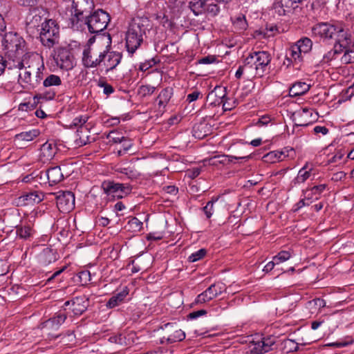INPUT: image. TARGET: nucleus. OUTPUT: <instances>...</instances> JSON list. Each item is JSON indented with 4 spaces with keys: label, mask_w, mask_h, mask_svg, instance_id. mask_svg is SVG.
<instances>
[{
    "label": "nucleus",
    "mask_w": 354,
    "mask_h": 354,
    "mask_svg": "<svg viewBox=\"0 0 354 354\" xmlns=\"http://www.w3.org/2000/svg\"><path fill=\"white\" fill-rule=\"evenodd\" d=\"M313 35L326 40H333L341 48H348L352 44L351 35L342 24L318 23L312 27Z\"/></svg>",
    "instance_id": "nucleus-1"
},
{
    "label": "nucleus",
    "mask_w": 354,
    "mask_h": 354,
    "mask_svg": "<svg viewBox=\"0 0 354 354\" xmlns=\"http://www.w3.org/2000/svg\"><path fill=\"white\" fill-rule=\"evenodd\" d=\"M1 42L6 56L14 62L13 66L23 69L24 62L21 59L26 50L24 39L15 32H9L4 35Z\"/></svg>",
    "instance_id": "nucleus-2"
},
{
    "label": "nucleus",
    "mask_w": 354,
    "mask_h": 354,
    "mask_svg": "<svg viewBox=\"0 0 354 354\" xmlns=\"http://www.w3.org/2000/svg\"><path fill=\"white\" fill-rule=\"evenodd\" d=\"M149 18L137 17L132 19L126 35V46L129 53L133 54L143 41V37L151 28Z\"/></svg>",
    "instance_id": "nucleus-3"
},
{
    "label": "nucleus",
    "mask_w": 354,
    "mask_h": 354,
    "mask_svg": "<svg viewBox=\"0 0 354 354\" xmlns=\"http://www.w3.org/2000/svg\"><path fill=\"white\" fill-rule=\"evenodd\" d=\"M21 71L19 74L18 82L21 86L27 90L37 87L44 80L46 70L44 63L39 58H34L30 64Z\"/></svg>",
    "instance_id": "nucleus-4"
},
{
    "label": "nucleus",
    "mask_w": 354,
    "mask_h": 354,
    "mask_svg": "<svg viewBox=\"0 0 354 354\" xmlns=\"http://www.w3.org/2000/svg\"><path fill=\"white\" fill-rule=\"evenodd\" d=\"M245 59L253 75L261 77L268 71L272 57L266 51H257L250 53Z\"/></svg>",
    "instance_id": "nucleus-5"
},
{
    "label": "nucleus",
    "mask_w": 354,
    "mask_h": 354,
    "mask_svg": "<svg viewBox=\"0 0 354 354\" xmlns=\"http://www.w3.org/2000/svg\"><path fill=\"white\" fill-rule=\"evenodd\" d=\"M102 37L97 39L95 46H85L82 52V62L86 68H96L106 56V49L102 48Z\"/></svg>",
    "instance_id": "nucleus-6"
},
{
    "label": "nucleus",
    "mask_w": 354,
    "mask_h": 354,
    "mask_svg": "<svg viewBox=\"0 0 354 354\" xmlns=\"http://www.w3.org/2000/svg\"><path fill=\"white\" fill-rule=\"evenodd\" d=\"M39 38L41 44L50 48L58 44L59 39V26L52 19H46L41 25Z\"/></svg>",
    "instance_id": "nucleus-7"
},
{
    "label": "nucleus",
    "mask_w": 354,
    "mask_h": 354,
    "mask_svg": "<svg viewBox=\"0 0 354 354\" xmlns=\"http://www.w3.org/2000/svg\"><path fill=\"white\" fill-rule=\"evenodd\" d=\"M110 21L109 15L103 10L98 9L87 16L85 25L91 33H99L106 29Z\"/></svg>",
    "instance_id": "nucleus-8"
},
{
    "label": "nucleus",
    "mask_w": 354,
    "mask_h": 354,
    "mask_svg": "<svg viewBox=\"0 0 354 354\" xmlns=\"http://www.w3.org/2000/svg\"><path fill=\"white\" fill-rule=\"evenodd\" d=\"M66 315L64 313H59L52 318L48 319L40 325V328L44 335L49 339H56L59 336L57 333L59 326L65 322Z\"/></svg>",
    "instance_id": "nucleus-9"
},
{
    "label": "nucleus",
    "mask_w": 354,
    "mask_h": 354,
    "mask_svg": "<svg viewBox=\"0 0 354 354\" xmlns=\"http://www.w3.org/2000/svg\"><path fill=\"white\" fill-rule=\"evenodd\" d=\"M313 48V41L308 37H302L290 46V57L296 64L303 61L304 55L309 53Z\"/></svg>",
    "instance_id": "nucleus-10"
},
{
    "label": "nucleus",
    "mask_w": 354,
    "mask_h": 354,
    "mask_svg": "<svg viewBox=\"0 0 354 354\" xmlns=\"http://www.w3.org/2000/svg\"><path fill=\"white\" fill-rule=\"evenodd\" d=\"M56 66L62 70L70 71L75 66V59L66 48H59L53 55Z\"/></svg>",
    "instance_id": "nucleus-11"
},
{
    "label": "nucleus",
    "mask_w": 354,
    "mask_h": 354,
    "mask_svg": "<svg viewBox=\"0 0 354 354\" xmlns=\"http://www.w3.org/2000/svg\"><path fill=\"white\" fill-rule=\"evenodd\" d=\"M225 285L221 283H214L205 291L199 294L195 299L196 304H203L209 302L220 295L225 290Z\"/></svg>",
    "instance_id": "nucleus-12"
},
{
    "label": "nucleus",
    "mask_w": 354,
    "mask_h": 354,
    "mask_svg": "<svg viewBox=\"0 0 354 354\" xmlns=\"http://www.w3.org/2000/svg\"><path fill=\"white\" fill-rule=\"evenodd\" d=\"M164 330L165 334L161 338L162 343L173 344L183 341L185 338V332L174 326L173 324H165Z\"/></svg>",
    "instance_id": "nucleus-13"
},
{
    "label": "nucleus",
    "mask_w": 354,
    "mask_h": 354,
    "mask_svg": "<svg viewBox=\"0 0 354 354\" xmlns=\"http://www.w3.org/2000/svg\"><path fill=\"white\" fill-rule=\"evenodd\" d=\"M57 207L61 212L66 213L75 207V196L69 191L59 192L56 196Z\"/></svg>",
    "instance_id": "nucleus-14"
},
{
    "label": "nucleus",
    "mask_w": 354,
    "mask_h": 354,
    "mask_svg": "<svg viewBox=\"0 0 354 354\" xmlns=\"http://www.w3.org/2000/svg\"><path fill=\"white\" fill-rule=\"evenodd\" d=\"M89 304L88 298L85 295L76 297L64 303L75 315H80L86 311Z\"/></svg>",
    "instance_id": "nucleus-15"
},
{
    "label": "nucleus",
    "mask_w": 354,
    "mask_h": 354,
    "mask_svg": "<svg viewBox=\"0 0 354 354\" xmlns=\"http://www.w3.org/2000/svg\"><path fill=\"white\" fill-rule=\"evenodd\" d=\"M292 117L295 124L297 127H307L314 120L312 118L313 113L311 109L308 108H303L296 111L293 113Z\"/></svg>",
    "instance_id": "nucleus-16"
},
{
    "label": "nucleus",
    "mask_w": 354,
    "mask_h": 354,
    "mask_svg": "<svg viewBox=\"0 0 354 354\" xmlns=\"http://www.w3.org/2000/svg\"><path fill=\"white\" fill-rule=\"evenodd\" d=\"M109 45L105 46L106 56L104 62V65L106 66V72L108 73L116 68L120 63L122 59V54L115 51H109Z\"/></svg>",
    "instance_id": "nucleus-17"
},
{
    "label": "nucleus",
    "mask_w": 354,
    "mask_h": 354,
    "mask_svg": "<svg viewBox=\"0 0 354 354\" xmlns=\"http://www.w3.org/2000/svg\"><path fill=\"white\" fill-rule=\"evenodd\" d=\"M276 342L275 337L272 336H268L261 337L257 340H253L252 344L258 349L259 352L263 354V353L269 352L272 349V346Z\"/></svg>",
    "instance_id": "nucleus-18"
},
{
    "label": "nucleus",
    "mask_w": 354,
    "mask_h": 354,
    "mask_svg": "<svg viewBox=\"0 0 354 354\" xmlns=\"http://www.w3.org/2000/svg\"><path fill=\"white\" fill-rule=\"evenodd\" d=\"M249 156L243 157H236L230 155H220L214 156L208 160H205L209 165L218 167L219 165H225L229 162H232L234 160L238 159H248Z\"/></svg>",
    "instance_id": "nucleus-19"
},
{
    "label": "nucleus",
    "mask_w": 354,
    "mask_h": 354,
    "mask_svg": "<svg viewBox=\"0 0 354 354\" xmlns=\"http://www.w3.org/2000/svg\"><path fill=\"white\" fill-rule=\"evenodd\" d=\"M44 196L41 192L37 191L30 192L24 194L18 198V203L21 205H28L34 203H39L43 200Z\"/></svg>",
    "instance_id": "nucleus-20"
},
{
    "label": "nucleus",
    "mask_w": 354,
    "mask_h": 354,
    "mask_svg": "<svg viewBox=\"0 0 354 354\" xmlns=\"http://www.w3.org/2000/svg\"><path fill=\"white\" fill-rule=\"evenodd\" d=\"M57 259L56 252L50 248L46 247L37 255L39 263L44 266L55 262Z\"/></svg>",
    "instance_id": "nucleus-21"
},
{
    "label": "nucleus",
    "mask_w": 354,
    "mask_h": 354,
    "mask_svg": "<svg viewBox=\"0 0 354 354\" xmlns=\"http://www.w3.org/2000/svg\"><path fill=\"white\" fill-rule=\"evenodd\" d=\"M56 152V146L53 143L46 142L40 148V160L44 162L49 161L55 156Z\"/></svg>",
    "instance_id": "nucleus-22"
},
{
    "label": "nucleus",
    "mask_w": 354,
    "mask_h": 354,
    "mask_svg": "<svg viewBox=\"0 0 354 354\" xmlns=\"http://www.w3.org/2000/svg\"><path fill=\"white\" fill-rule=\"evenodd\" d=\"M174 94V89L171 87L163 88L157 96L156 101L158 103L159 109H165L169 104Z\"/></svg>",
    "instance_id": "nucleus-23"
},
{
    "label": "nucleus",
    "mask_w": 354,
    "mask_h": 354,
    "mask_svg": "<svg viewBox=\"0 0 354 354\" xmlns=\"http://www.w3.org/2000/svg\"><path fill=\"white\" fill-rule=\"evenodd\" d=\"M326 188V184H321L314 186L310 189H306V190H304L303 192L306 199L307 201H310V203H312L313 201L317 200L320 198L322 193Z\"/></svg>",
    "instance_id": "nucleus-24"
},
{
    "label": "nucleus",
    "mask_w": 354,
    "mask_h": 354,
    "mask_svg": "<svg viewBox=\"0 0 354 354\" xmlns=\"http://www.w3.org/2000/svg\"><path fill=\"white\" fill-rule=\"evenodd\" d=\"M207 98L212 100L211 104L220 105L226 98V90L225 87L216 86L209 93Z\"/></svg>",
    "instance_id": "nucleus-25"
},
{
    "label": "nucleus",
    "mask_w": 354,
    "mask_h": 354,
    "mask_svg": "<svg viewBox=\"0 0 354 354\" xmlns=\"http://www.w3.org/2000/svg\"><path fill=\"white\" fill-rule=\"evenodd\" d=\"M123 187L122 183H115L113 181H104L102 184V188L104 192L107 195H111L114 198H121V195H118V190Z\"/></svg>",
    "instance_id": "nucleus-26"
},
{
    "label": "nucleus",
    "mask_w": 354,
    "mask_h": 354,
    "mask_svg": "<svg viewBox=\"0 0 354 354\" xmlns=\"http://www.w3.org/2000/svg\"><path fill=\"white\" fill-rule=\"evenodd\" d=\"M16 234L21 239L28 240L35 234V230L28 224H20L16 226Z\"/></svg>",
    "instance_id": "nucleus-27"
},
{
    "label": "nucleus",
    "mask_w": 354,
    "mask_h": 354,
    "mask_svg": "<svg viewBox=\"0 0 354 354\" xmlns=\"http://www.w3.org/2000/svg\"><path fill=\"white\" fill-rule=\"evenodd\" d=\"M90 131L87 127H81L77 131L75 143L79 147L90 142Z\"/></svg>",
    "instance_id": "nucleus-28"
},
{
    "label": "nucleus",
    "mask_w": 354,
    "mask_h": 354,
    "mask_svg": "<svg viewBox=\"0 0 354 354\" xmlns=\"http://www.w3.org/2000/svg\"><path fill=\"white\" fill-rule=\"evenodd\" d=\"M129 295V290L124 287L122 291L113 295L108 301L106 306L109 308H114L121 304L125 297Z\"/></svg>",
    "instance_id": "nucleus-29"
},
{
    "label": "nucleus",
    "mask_w": 354,
    "mask_h": 354,
    "mask_svg": "<svg viewBox=\"0 0 354 354\" xmlns=\"http://www.w3.org/2000/svg\"><path fill=\"white\" fill-rule=\"evenodd\" d=\"M48 183L52 185H55L62 180L64 175L59 166L53 167L47 170L46 172Z\"/></svg>",
    "instance_id": "nucleus-30"
},
{
    "label": "nucleus",
    "mask_w": 354,
    "mask_h": 354,
    "mask_svg": "<svg viewBox=\"0 0 354 354\" xmlns=\"http://www.w3.org/2000/svg\"><path fill=\"white\" fill-rule=\"evenodd\" d=\"M310 86L306 82H297L295 83L289 90V94L292 97L300 96L307 93Z\"/></svg>",
    "instance_id": "nucleus-31"
},
{
    "label": "nucleus",
    "mask_w": 354,
    "mask_h": 354,
    "mask_svg": "<svg viewBox=\"0 0 354 354\" xmlns=\"http://www.w3.org/2000/svg\"><path fill=\"white\" fill-rule=\"evenodd\" d=\"M86 17L82 11L75 10L74 15L71 18V28L79 30L82 25H85Z\"/></svg>",
    "instance_id": "nucleus-32"
},
{
    "label": "nucleus",
    "mask_w": 354,
    "mask_h": 354,
    "mask_svg": "<svg viewBox=\"0 0 354 354\" xmlns=\"http://www.w3.org/2000/svg\"><path fill=\"white\" fill-rule=\"evenodd\" d=\"M344 48L339 47V44L335 43L334 48L331 49L324 55L321 63L329 64L332 60L335 59L338 54H339Z\"/></svg>",
    "instance_id": "nucleus-33"
},
{
    "label": "nucleus",
    "mask_w": 354,
    "mask_h": 354,
    "mask_svg": "<svg viewBox=\"0 0 354 354\" xmlns=\"http://www.w3.org/2000/svg\"><path fill=\"white\" fill-rule=\"evenodd\" d=\"M40 132L38 129H34L28 131L21 132L15 136V139L21 141L30 142L39 136Z\"/></svg>",
    "instance_id": "nucleus-34"
},
{
    "label": "nucleus",
    "mask_w": 354,
    "mask_h": 354,
    "mask_svg": "<svg viewBox=\"0 0 354 354\" xmlns=\"http://www.w3.org/2000/svg\"><path fill=\"white\" fill-rule=\"evenodd\" d=\"M117 174L124 175L127 178L135 179L139 176V173L132 167H117L115 169Z\"/></svg>",
    "instance_id": "nucleus-35"
},
{
    "label": "nucleus",
    "mask_w": 354,
    "mask_h": 354,
    "mask_svg": "<svg viewBox=\"0 0 354 354\" xmlns=\"http://www.w3.org/2000/svg\"><path fill=\"white\" fill-rule=\"evenodd\" d=\"M283 153L279 151H270L263 156V160L267 163H274L281 161Z\"/></svg>",
    "instance_id": "nucleus-36"
},
{
    "label": "nucleus",
    "mask_w": 354,
    "mask_h": 354,
    "mask_svg": "<svg viewBox=\"0 0 354 354\" xmlns=\"http://www.w3.org/2000/svg\"><path fill=\"white\" fill-rule=\"evenodd\" d=\"M234 28L239 32L245 30L248 28V23L245 15L239 14L233 21Z\"/></svg>",
    "instance_id": "nucleus-37"
},
{
    "label": "nucleus",
    "mask_w": 354,
    "mask_h": 354,
    "mask_svg": "<svg viewBox=\"0 0 354 354\" xmlns=\"http://www.w3.org/2000/svg\"><path fill=\"white\" fill-rule=\"evenodd\" d=\"M106 138L109 140V142L113 144L122 143L127 140V138L122 136V133L118 131H111L106 135Z\"/></svg>",
    "instance_id": "nucleus-38"
},
{
    "label": "nucleus",
    "mask_w": 354,
    "mask_h": 354,
    "mask_svg": "<svg viewBox=\"0 0 354 354\" xmlns=\"http://www.w3.org/2000/svg\"><path fill=\"white\" fill-rule=\"evenodd\" d=\"M62 84L61 78L56 75H49L43 80V86L44 87H50L53 86H59Z\"/></svg>",
    "instance_id": "nucleus-39"
},
{
    "label": "nucleus",
    "mask_w": 354,
    "mask_h": 354,
    "mask_svg": "<svg viewBox=\"0 0 354 354\" xmlns=\"http://www.w3.org/2000/svg\"><path fill=\"white\" fill-rule=\"evenodd\" d=\"M307 169L306 164L299 171L297 176L295 179V183H303L310 176V169Z\"/></svg>",
    "instance_id": "nucleus-40"
},
{
    "label": "nucleus",
    "mask_w": 354,
    "mask_h": 354,
    "mask_svg": "<svg viewBox=\"0 0 354 354\" xmlns=\"http://www.w3.org/2000/svg\"><path fill=\"white\" fill-rule=\"evenodd\" d=\"M156 88L149 84L142 85L138 88V93L142 97H146L151 95L156 91Z\"/></svg>",
    "instance_id": "nucleus-41"
},
{
    "label": "nucleus",
    "mask_w": 354,
    "mask_h": 354,
    "mask_svg": "<svg viewBox=\"0 0 354 354\" xmlns=\"http://www.w3.org/2000/svg\"><path fill=\"white\" fill-rule=\"evenodd\" d=\"M292 257L291 253L289 251L282 250L279 252L277 255L273 257L275 263L279 265L288 260Z\"/></svg>",
    "instance_id": "nucleus-42"
},
{
    "label": "nucleus",
    "mask_w": 354,
    "mask_h": 354,
    "mask_svg": "<svg viewBox=\"0 0 354 354\" xmlns=\"http://www.w3.org/2000/svg\"><path fill=\"white\" fill-rule=\"evenodd\" d=\"M283 350L286 353L293 352L297 351L299 346L297 342L292 339H286L283 342Z\"/></svg>",
    "instance_id": "nucleus-43"
},
{
    "label": "nucleus",
    "mask_w": 354,
    "mask_h": 354,
    "mask_svg": "<svg viewBox=\"0 0 354 354\" xmlns=\"http://www.w3.org/2000/svg\"><path fill=\"white\" fill-rule=\"evenodd\" d=\"M244 73H248L250 74L253 75L252 71H251L250 66L246 65V59H245L244 64L242 66H239L238 69L235 73V77L237 79H240Z\"/></svg>",
    "instance_id": "nucleus-44"
},
{
    "label": "nucleus",
    "mask_w": 354,
    "mask_h": 354,
    "mask_svg": "<svg viewBox=\"0 0 354 354\" xmlns=\"http://www.w3.org/2000/svg\"><path fill=\"white\" fill-rule=\"evenodd\" d=\"M342 64H348L354 62V50H346L341 58Z\"/></svg>",
    "instance_id": "nucleus-45"
},
{
    "label": "nucleus",
    "mask_w": 354,
    "mask_h": 354,
    "mask_svg": "<svg viewBox=\"0 0 354 354\" xmlns=\"http://www.w3.org/2000/svg\"><path fill=\"white\" fill-rule=\"evenodd\" d=\"M218 201V198L215 200H212L206 204V205L203 207V210L207 217V218H210L212 214H214V204L215 202Z\"/></svg>",
    "instance_id": "nucleus-46"
},
{
    "label": "nucleus",
    "mask_w": 354,
    "mask_h": 354,
    "mask_svg": "<svg viewBox=\"0 0 354 354\" xmlns=\"http://www.w3.org/2000/svg\"><path fill=\"white\" fill-rule=\"evenodd\" d=\"M206 250L203 248L198 250V251L192 253L188 258L190 262H196L203 259L206 254Z\"/></svg>",
    "instance_id": "nucleus-47"
},
{
    "label": "nucleus",
    "mask_w": 354,
    "mask_h": 354,
    "mask_svg": "<svg viewBox=\"0 0 354 354\" xmlns=\"http://www.w3.org/2000/svg\"><path fill=\"white\" fill-rule=\"evenodd\" d=\"M345 154L346 151L343 149L337 151L336 153L331 158H328V163H337L339 160L342 159Z\"/></svg>",
    "instance_id": "nucleus-48"
},
{
    "label": "nucleus",
    "mask_w": 354,
    "mask_h": 354,
    "mask_svg": "<svg viewBox=\"0 0 354 354\" xmlns=\"http://www.w3.org/2000/svg\"><path fill=\"white\" fill-rule=\"evenodd\" d=\"M88 117L86 115H80L76 117L73 119L72 123L71 124V127H78L80 128L81 127H85L84 124L87 122Z\"/></svg>",
    "instance_id": "nucleus-49"
},
{
    "label": "nucleus",
    "mask_w": 354,
    "mask_h": 354,
    "mask_svg": "<svg viewBox=\"0 0 354 354\" xmlns=\"http://www.w3.org/2000/svg\"><path fill=\"white\" fill-rule=\"evenodd\" d=\"M221 104H222L224 111H231L236 107V101L226 97Z\"/></svg>",
    "instance_id": "nucleus-50"
},
{
    "label": "nucleus",
    "mask_w": 354,
    "mask_h": 354,
    "mask_svg": "<svg viewBox=\"0 0 354 354\" xmlns=\"http://www.w3.org/2000/svg\"><path fill=\"white\" fill-rule=\"evenodd\" d=\"M128 224L133 231H140L142 227V223L136 217L130 219Z\"/></svg>",
    "instance_id": "nucleus-51"
},
{
    "label": "nucleus",
    "mask_w": 354,
    "mask_h": 354,
    "mask_svg": "<svg viewBox=\"0 0 354 354\" xmlns=\"http://www.w3.org/2000/svg\"><path fill=\"white\" fill-rule=\"evenodd\" d=\"M55 92L53 90H49L44 93H40L37 97L39 99H44L46 100H51L55 97Z\"/></svg>",
    "instance_id": "nucleus-52"
},
{
    "label": "nucleus",
    "mask_w": 354,
    "mask_h": 354,
    "mask_svg": "<svg viewBox=\"0 0 354 354\" xmlns=\"http://www.w3.org/2000/svg\"><path fill=\"white\" fill-rule=\"evenodd\" d=\"M216 58L214 55H208L198 59V63L200 64H209L215 62Z\"/></svg>",
    "instance_id": "nucleus-53"
},
{
    "label": "nucleus",
    "mask_w": 354,
    "mask_h": 354,
    "mask_svg": "<svg viewBox=\"0 0 354 354\" xmlns=\"http://www.w3.org/2000/svg\"><path fill=\"white\" fill-rule=\"evenodd\" d=\"M308 305L309 307L313 306H317L319 308H323L326 306V302L324 299L316 298L308 302Z\"/></svg>",
    "instance_id": "nucleus-54"
},
{
    "label": "nucleus",
    "mask_w": 354,
    "mask_h": 354,
    "mask_svg": "<svg viewBox=\"0 0 354 354\" xmlns=\"http://www.w3.org/2000/svg\"><path fill=\"white\" fill-rule=\"evenodd\" d=\"M310 201H307L306 199V197L304 196V198L301 199L299 201H298L295 205H294V209H293V211L294 212H297L299 211L301 208H302L303 207L306 206V205H310Z\"/></svg>",
    "instance_id": "nucleus-55"
},
{
    "label": "nucleus",
    "mask_w": 354,
    "mask_h": 354,
    "mask_svg": "<svg viewBox=\"0 0 354 354\" xmlns=\"http://www.w3.org/2000/svg\"><path fill=\"white\" fill-rule=\"evenodd\" d=\"M200 95H201V93L200 91H198L197 90L194 91L192 93H191L187 95L186 100L189 103H191L192 102L197 100Z\"/></svg>",
    "instance_id": "nucleus-56"
},
{
    "label": "nucleus",
    "mask_w": 354,
    "mask_h": 354,
    "mask_svg": "<svg viewBox=\"0 0 354 354\" xmlns=\"http://www.w3.org/2000/svg\"><path fill=\"white\" fill-rule=\"evenodd\" d=\"M131 192V187L127 184H123V187H120L118 190V195H121V198L124 196L130 194Z\"/></svg>",
    "instance_id": "nucleus-57"
},
{
    "label": "nucleus",
    "mask_w": 354,
    "mask_h": 354,
    "mask_svg": "<svg viewBox=\"0 0 354 354\" xmlns=\"http://www.w3.org/2000/svg\"><path fill=\"white\" fill-rule=\"evenodd\" d=\"M207 314V310H196V311H194L192 313H190L189 315H188V317L189 319H196L201 316H203V315H205Z\"/></svg>",
    "instance_id": "nucleus-58"
},
{
    "label": "nucleus",
    "mask_w": 354,
    "mask_h": 354,
    "mask_svg": "<svg viewBox=\"0 0 354 354\" xmlns=\"http://www.w3.org/2000/svg\"><path fill=\"white\" fill-rule=\"evenodd\" d=\"M17 3L22 6H35L38 0H17Z\"/></svg>",
    "instance_id": "nucleus-59"
},
{
    "label": "nucleus",
    "mask_w": 354,
    "mask_h": 354,
    "mask_svg": "<svg viewBox=\"0 0 354 354\" xmlns=\"http://www.w3.org/2000/svg\"><path fill=\"white\" fill-rule=\"evenodd\" d=\"M120 122V118H119V117L110 118L104 121V123L107 126H115V125H118Z\"/></svg>",
    "instance_id": "nucleus-60"
},
{
    "label": "nucleus",
    "mask_w": 354,
    "mask_h": 354,
    "mask_svg": "<svg viewBox=\"0 0 354 354\" xmlns=\"http://www.w3.org/2000/svg\"><path fill=\"white\" fill-rule=\"evenodd\" d=\"M100 86L103 87V92L104 94L109 95L114 92V88L111 84L107 83H102L100 84Z\"/></svg>",
    "instance_id": "nucleus-61"
},
{
    "label": "nucleus",
    "mask_w": 354,
    "mask_h": 354,
    "mask_svg": "<svg viewBox=\"0 0 354 354\" xmlns=\"http://www.w3.org/2000/svg\"><path fill=\"white\" fill-rule=\"evenodd\" d=\"M313 131L315 134L326 135L328 133V129L324 126H316L314 127Z\"/></svg>",
    "instance_id": "nucleus-62"
},
{
    "label": "nucleus",
    "mask_w": 354,
    "mask_h": 354,
    "mask_svg": "<svg viewBox=\"0 0 354 354\" xmlns=\"http://www.w3.org/2000/svg\"><path fill=\"white\" fill-rule=\"evenodd\" d=\"M8 272V266L7 263L3 261L0 260V277L4 276Z\"/></svg>",
    "instance_id": "nucleus-63"
},
{
    "label": "nucleus",
    "mask_w": 354,
    "mask_h": 354,
    "mask_svg": "<svg viewBox=\"0 0 354 354\" xmlns=\"http://www.w3.org/2000/svg\"><path fill=\"white\" fill-rule=\"evenodd\" d=\"M219 10V7L216 4L210 3L208 5L207 11L212 12L214 15H217Z\"/></svg>",
    "instance_id": "nucleus-64"
}]
</instances>
